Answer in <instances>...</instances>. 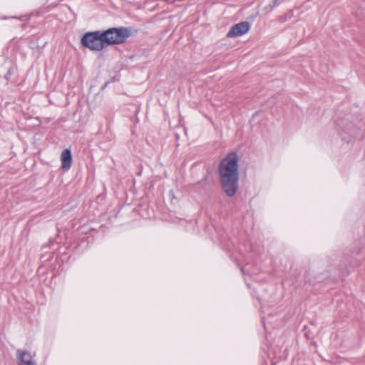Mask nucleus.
Wrapping results in <instances>:
<instances>
[{"label": "nucleus", "mask_w": 365, "mask_h": 365, "mask_svg": "<svg viewBox=\"0 0 365 365\" xmlns=\"http://www.w3.org/2000/svg\"><path fill=\"white\" fill-rule=\"evenodd\" d=\"M130 36L128 28H110L103 31V37L106 46L120 44L126 41Z\"/></svg>", "instance_id": "nucleus-3"}, {"label": "nucleus", "mask_w": 365, "mask_h": 365, "mask_svg": "<svg viewBox=\"0 0 365 365\" xmlns=\"http://www.w3.org/2000/svg\"><path fill=\"white\" fill-rule=\"evenodd\" d=\"M81 44L91 51H102L106 47L103 31H96L85 34L81 38Z\"/></svg>", "instance_id": "nucleus-2"}, {"label": "nucleus", "mask_w": 365, "mask_h": 365, "mask_svg": "<svg viewBox=\"0 0 365 365\" xmlns=\"http://www.w3.org/2000/svg\"><path fill=\"white\" fill-rule=\"evenodd\" d=\"M16 359L18 365H37L31 354L26 350L17 349Z\"/></svg>", "instance_id": "nucleus-5"}, {"label": "nucleus", "mask_w": 365, "mask_h": 365, "mask_svg": "<svg viewBox=\"0 0 365 365\" xmlns=\"http://www.w3.org/2000/svg\"><path fill=\"white\" fill-rule=\"evenodd\" d=\"M280 2V0H273L272 1V4H269L265 7V9H267L268 11H271L273 8L276 6H278Z\"/></svg>", "instance_id": "nucleus-7"}, {"label": "nucleus", "mask_w": 365, "mask_h": 365, "mask_svg": "<svg viewBox=\"0 0 365 365\" xmlns=\"http://www.w3.org/2000/svg\"><path fill=\"white\" fill-rule=\"evenodd\" d=\"M236 153H229L221 160L218 167L220 182L222 190L228 197L234 196L238 188L239 164Z\"/></svg>", "instance_id": "nucleus-1"}, {"label": "nucleus", "mask_w": 365, "mask_h": 365, "mask_svg": "<svg viewBox=\"0 0 365 365\" xmlns=\"http://www.w3.org/2000/svg\"><path fill=\"white\" fill-rule=\"evenodd\" d=\"M61 168L63 170H68L71 167L72 155L69 149H64L61 155Z\"/></svg>", "instance_id": "nucleus-6"}, {"label": "nucleus", "mask_w": 365, "mask_h": 365, "mask_svg": "<svg viewBox=\"0 0 365 365\" xmlns=\"http://www.w3.org/2000/svg\"><path fill=\"white\" fill-rule=\"evenodd\" d=\"M250 29V24L247 21L240 22L232 26L228 31L227 36L234 38L247 34Z\"/></svg>", "instance_id": "nucleus-4"}]
</instances>
